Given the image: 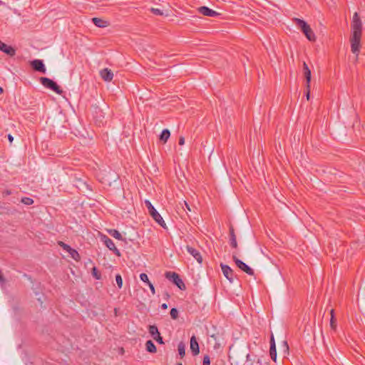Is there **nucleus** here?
Here are the masks:
<instances>
[{
	"label": "nucleus",
	"mask_w": 365,
	"mask_h": 365,
	"mask_svg": "<svg viewBox=\"0 0 365 365\" xmlns=\"http://www.w3.org/2000/svg\"><path fill=\"white\" fill-rule=\"evenodd\" d=\"M92 22L99 28H105L109 26V22L102 19L94 17L92 19Z\"/></svg>",
	"instance_id": "19"
},
{
	"label": "nucleus",
	"mask_w": 365,
	"mask_h": 365,
	"mask_svg": "<svg viewBox=\"0 0 365 365\" xmlns=\"http://www.w3.org/2000/svg\"><path fill=\"white\" fill-rule=\"evenodd\" d=\"M164 297H165V299H168L170 297V294H169V293L168 292H165L164 293Z\"/></svg>",
	"instance_id": "39"
},
{
	"label": "nucleus",
	"mask_w": 365,
	"mask_h": 365,
	"mask_svg": "<svg viewBox=\"0 0 365 365\" xmlns=\"http://www.w3.org/2000/svg\"><path fill=\"white\" fill-rule=\"evenodd\" d=\"M150 11L156 15V16H163V12L159 9H156V8H151L150 9Z\"/></svg>",
	"instance_id": "32"
},
{
	"label": "nucleus",
	"mask_w": 365,
	"mask_h": 365,
	"mask_svg": "<svg viewBox=\"0 0 365 365\" xmlns=\"http://www.w3.org/2000/svg\"><path fill=\"white\" fill-rule=\"evenodd\" d=\"M330 327L333 330H335L336 328V319L334 317V309L331 310Z\"/></svg>",
	"instance_id": "25"
},
{
	"label": "nucleus",
	"mask_w": 365,
	"mask_h": 365,
	"mask_svg": "<svg viewBox=\"0 0 365 365\" xmlns=\"http://www.w3.org/2000/svg\"><path fill=\"white\" fill-rule=\"evenodd\" d=\"M5 279L2 274L1 271L0 270V282H4Z\"/></svg>",
	"instance_id": "41"
},
{
	"label": "nucleus",
	"mask_w": 365,
	"mask_h": 365,
	"mask_svg": "<svg viewBox=\"0 0 365 365\" xmlns=\"http://www.w3.org/2000/svg\"><path fill=\"white\" fill-rule=\"evenodd\" d=\"M1 4V1L0 0V4Z\"/></svg>",
	"instance_id": "47"
},
{
	"label": "nucleus",
	"mask_w": 365,
	"mask_h": 365,
	"mask_svg": "<svg viewBox=\"0 0 365 365\" xmlns=\"http://www.w3.org/2000/svg\"><path fill=\"white\" fill-rule=\"evenodd\" d=\"M0 51L12 57L16 55V48L0 41Z\"/></svg>",
	"instance_id": "11"
},
{
	"label": "nucleus",
	"mask_w": 365,
	"mask_h": 365,
	"mask_svg": "<svg viewBox=\"0 0 365 365\" xmlns=\"http://www.w3.org/2000/svg\"><path fill=\"white\" fill-rule=\"evenodd\" d=\"M190 349L193 356H197L200 353V347L197 338L195 335L192 336L190 341Z\"/></svg>",
	"instance_id": "15"
},
{
	"label": "nucleus",
	"mask_w": 365,
	"mask_h": 365,
	"mask_svg": "<svg viewBox=\"0 0 365 365\" xmlns=\"http://www.w3.org/2000/svg\"><path fill=\"white\" fill-rule=\"evenodd\" d=\"M148 331L151 336L159 344H164V341L160 335L158 328L156 325H149Z\"/></svg>",
	"instance_id": "8"
},
{
	"label": "nucleus",
	"mask_w": 365,
	"mask_h": 365,
	"mask_svg": "<svg viewBox=\"0 0 365 365\" xmlns=\"http://www.w3.org/2000/svg\"><path fill=\"white\" fill-rule=\"evenodd\" d=\"M39 81L45 88L54 91L57 94H62V89L53 80L47 77H41Z\"/></svg>",
	"instance_id": "5"
},
{
	"label": "nucleus",
	"mask_w": 365,
	"mask_h": 365,
	"mask_svg": "<svg viewBox=\"0 0 365 365\" xmlns=\"http://www.w3.org/2000/svg\"><path fill=\"white\" fill-rule=\"evenodd\" d=\"M293 21L309 41L312 42L316 41V36L314 31L304 20L294 18Z\"/></svg>",
	"instance_id": "2"
},
{
	"label": "nucleus",
	"mask_w": 365,
	"mask_h": 365,
	"mask_svg": "<svg viewBox=\"0 0 365 365\" xmlns=\"http://www.w3.org/2000/svg\"><path fill=\"white\" fill-rule=\"evenodd\" d=\"M249 359H250V354H247V359L249 360Z\"/></svg>",
	"instance_id": "45"
},
{
	"label": "nucleus",
	"mask_w": 365,
	"mask_h": 365,
	"mask_svg": "<svg viewBox=\"0 0 365 365\" xmlns=\"http://www.w3.org/2000/svg\"><path fill=\"white\" fill-rule=\"evenodd\" d=\"M170 136V132L168 129H163L160 134L159 138L163 143H166Z\"/></svg>",
	"instance_id": "21"
},
{
	"label": "nucleus",
	"mask_w": 365,
	"mask_h": 365,
	"mask_svg": "<svg viewBox=\"0 0 365 365\" xmlns=\"http://www.w3.org/2000/svg\"><path fill=\"white\" fill-rule=\"evenodd\" d=\"M229 237L230 246L234 249H237L238 247L237 237L235 232L234 227L231 224L229 226Z\"/></svg>",
	"instance_id": "13"
},
{
	"label": "nucleus",
	"mask_w": 365,
	"mask_h": 365,
	"mask_svg": "<svg viewBox=\"0 0 365 365\" xmlns=\"http://www.w3.org/2000/svg\"><path fill=\"white\" fill-rule=\"evenodd\" d=\"M140 279L145 283H146L147 284H148L149 283H150L149 279H148V275L145 274V273H141L140 274Z\"/></svg>",
	"instance_id": "31"
},
{
	"label": "nucleus",
	"mask_w": 365,
	"mask_h": 365,
	"mask_svg": "<svg viewBox=\"0 0 365 365\" xmlns=\"http://www.w3.org/2000/svg\"><path fill=\"white\" fill-rule=\"evenodd\" d=\"M21 202L26 205H31L34 203V200L30 197H24L21 199Z\"/></svg>",
	"instance_id": "30"
},
{
	"label": "nucleus",
	"mask_w": 365,
	"mask_h": 365,
	"mask_svg": "<svg viewBox=\"0 0 365 365\" xmlns=\"http://www.w3.org/2000/svg\"><path fill=\"white\" fill-rule=\"evenodd\" d=\"M101 240L110 251L113 252V253L116 256L120 257L121 255L120 252L119 251L118 249H117L113 241L111 239H110L107 235H102Z\"/></svg>",
	"instance_id": "7"
},
{
	"label": "nucleus",
	"mask_w": 365,
	"mask_h": 365,
	"mask_svg": "<svg viewBox=\"0 0 365 365\" xmlns=\"http://www.w3.org/2000/svg\"><path fill=\"white\" fill-rule=\"evenodd\" d=\"M108 232L109 233L110 235H111L115 239H117L118 240H123V237L118 230H117L115 229H111V230H108Z\"/></svg>",
	"instance_id": "22"
},
{
	"label": "nucleus",
	"mask_w": 365,
	"mask_h": 365,
	"mask_svg": "<svg viewBox=\"0 0 365 365\" xmlns=\"http://www.w3.org/2000/svg\"><path fill=\"white\" fill-rule=\"evenodd\" d=\"M115 282L117 283L118 287L121 289L123 287V279L120 274H117L115 275Z\"/></svg>",
	"instance_id": "27"
},
{
	"label": "nucleus",
	"mask_w": 365,
	"mask_h": 365,
	"mask_svg": "<svg viewBox=\"0 0 365 365\" xmlns=\"http://www.w3.org/2000/svg\"><path fill=\"white\" fill-rule=\"evenodd\" d=\"M269 344H270V348H269L270 357L274 361H277V349H276L274 338V336L272 334H271V336H270Z\"/></svg>",
	"instance_id": "16"
},
{
	"label": "nucleus",
	"mask_w": 365,
	"mask_h": 365,
	"mask_svg": "<svg viewBox=\"0 0 365 365\" xmlns=\"http://www.w3.org/2000/svg\"><path fill=\"white\" fill-rule=\"evenodd\" d=\"M166 279L170 280L173 284L178 287L180 290H185L186 286L180 275L175 272H166L165 273Z\"/></svg>",
	"instance_id": "4"
},
{
	"label": "nucleus",
	"mask_w": 365,
	"mask_h": 365,
	"mask_svg": "<svg viewBox=\"0 0 365 365\" xmlns=\"http://www.w3.org/2000/svg\"><path fill=\"white\" fill-rule=\"evenodd\" d=\"M145 349L149 353H156L157 352V348L152 340H148L145 342Z\"/></svg>",
	"instance_id": "20"
},
{
	"label": "nucleus",
	"mask_w": 365,
	"mask_h": 365,
	"mask_svg": "<svg viewBox=\"0 0 365 365\" xmlns=\"http://www.w3.org/2000/svg\"><path fill=\"white\" fill-rule=\"evenodd\" d=\"M145 205L147 207L150 215L153 218V220L160 225L164 229H166V224L162 217V216L159 214V212L155 210L152 203L148 200H145Z\"/></svg>",
	"instance_id": "3"
},
{
	"label": "nucleus",
	"mask_w": 365,
	"mask_h": 365,
	"mask_svg": "<svg viewBox=\"0 0 365 365\" xmlns=\"http://www.w3.org/2000/svg\"><path fill=\"white\" fill-rule=\"evenodd\" d=\"M186 250L187 252L197 261L198 263L202 264V257L197 250L190 245L186 246Z\"/></svg>",
	"instance_id": "14"
},
{
	"label": "nucleus",
	"mask_w": 365,
	"mask_h": 365,
	"mask_svg": "<svg viewBox=\"0 0 365 365\" xmlns=\"http://www.w3.org/2000/svg\"><path fill=\"white\" fill-rule=\"evenodd\" d=\"M148 287L150 289V292L152 293L153 295H154L155 294V287L153 286V284L150 282L148 284Z\"/></svg>",
	"instance_id": "35"
},
{
	"label": "nucleus",
	"mask_w": 365,
	"mask_h": 365,
	"mask_svg": "<svg viewBox=\"0 0 365 365\" xmlns=\"http://www.w3.org/2000/svg\"><path fill=\"white\" fill-rule=\"evenodd\" d=\"M198 11L206 16L215 17L220 15L217 11L210 9L207 6H202L198 8Z\"/></svg>",
	"instance_id": "12"
},
{
	"label": "nucleus",
	"mask_w": 365,
	"mask_h": 365,
	"mask_svg": "<svg viewBox=\"0 0 365 365\" xmlns=\"http://www.w3.org/2000/svg\"><path fill=\"white\" fill-rule=\"evenodd\" d=\"M168 304H167L166 303H163V304H161V308H162L163 309H168Z\"/></svg>",
	"instance_id": "40"
},
{
	"label": "nucleus",
	"mask_w": 365,
	"mask_h": 365,
	"mask_svg": "<svg viewBox=\"0 0 365 365\" xmlns=\"http://www.w3.org/2000/svg\"><path fill=\"white\" fill-rule=\"evenodd\" d=\"M177 365H182V363H178Z\"/></svg>",
	"instance_id": "46"
},
{
	"label": "nucleus",
	"mask_w": 365,
	"mask_h": 365,
	"mask_svg": "<svg viewBox=\"0 0 365 365\" xmlns=\"http://www.w3.org/2000/svg\"><path fill=\"white\" fill-rule=\"evenodd\" d=\"M58 245L65 251L68 252L69 251V250H71V246L64 243L62 241H58Z\"/></svg>",
	"instance_id": "29"
},
{
	"label": "nucleus",
	"mask_w": 365,
	"mask_h": 365,
	"mask_svg": "<svg viewBox=\"0 0 365 365\" xmlns=\"http://www.w3.org/2000/svg\"><path fill=\"white\" fill-rule=\"evenodd\" d=\"M7 138H8L9 143L11 144L14 140V137L12 136L11 134H8Z\"/></svg>",
	"instance_id": "37"
},
{
	"label": "nucleus",
	"mask_w": 365,
	"mask_h": 365,
	"mask_svg": "<svg viewBox=\"0 0 365 365\" xmlns=\"http://www.w3.org/2000/svg\"><path fill=\"white\" fill-rule=\"evenodd\" d=\"M351 28V50L352 53L356 55V61L358 59V56L360 51L361 38L362 34V23L357 12H355L353 15Z\"/></svg>",
	"instance_id": "1"
},
{
	"label": "nucleus",
	"mask_w": 365,
	"mask_h": 365,
	"mask_svg": "<svg viewBox=\"0 0 365 365\" xmlns=\"http://www.w3.org/2000/svg\"><path fill=\"white\" fill-rule=\"evenodd\" d=\"M101 77L107 82H110L113 80V73L108 68H103L100 71Z\"/></svg>",
	"instance_id": "17"
},
{
	"label": "nucleus",
	"mask_w": 365,
	"mask_h": 365,
	"mask_svg": "<svg viewBox=\"0 0 365 365\" xmlns=\"http://www.w3.org/2000/svg\"><path fill=\"white\" fill-rule=\"evenodd\" d=\"M91 274H92V276L96 279H101V272L98 271V268L96 267H93L92 269H91Z\"/></svg>",
	"instance_id": "26"
},
{
	"label": "nucleus",
	"mask_w": 365,
	"mask_h": 365,
	"mask_svg": "<svg viewBox=\"0 0 365 365\" xmlns=\"http://www.w3.org/2000/svg\"><path fill=\"white\" fill-rule=\"evenodd\" d=\"M178 351L180 358H183L185 356V344L182 341L178 344Z\"/></svg>",
	"instance_id": "23"
},
{
	"label": "nucleus",
	"mask_w": 365,
	"mask_h": 365,
	"mask_svg": "<svg viewBox=\"0 0 365 365\" xmlns=\"http://www.w3.org/2000/svg\"><path fill=\"white\" fill-rule=\"evenodd\" d=\"M185 206H186V207H187L189 210H190V208L189 205L187 204V202H185Z\"/></svg>",
	"instance_id": "44"
},
{
	"label": "nucleus",
	"mask_w": 365,
	"mask_h": 365,
	"mask_svg": "<svg viewBox=\"0 0 365 365\" xmlns=\"http://www.w3.org/2000/svg\"><path fill=\"white\" fill-rule=\"evenodd\" d=\"M170 314L173 319H177L178 318V310L176 308H172Z\"/></svg>",
	"instance_id": "28"
},
{
	"label": "nucleus",
	"mask_w": 365,
	"mask_h": 365,
	"mask_svg": "<svg viewBox=\"0 0 365 365\" xmlns=\"http://www.w3.org/2000/svg\"><path fill=\"white\" fill-rule=\"evenodd\" d=\"M283 346L285 347L286 350L288 351L289 350V346H288V344H287V341H283Z\"/></svg>",
	"instance_id": "38"
},
{
	"label": "nucleus",
	"mask_w": 365,
	"mask_h": 365,
	"mask_svg": "<svg viewBox=\"0 0 365 365\" xmlns=\"http://www.w3.org/2000/svg\"><path fill=\"white\" fill-rule=\"evenodd\" d=\"M232 259L235 262L237 267L242 271L245 272V273L250 276L254 275V270L247 264H245L242 260L238 259L235 253L232 255Z\"/></svg>",
	"instance_id": "6"
},
{
	"label": "nucleus",
	"mask_w": 365,
	"mask_h": 365,
	"mask_svg": "<svg viewBox=\"0 0 365 365\" xmlns=\"http://www.w3.org/2000/svg\"><path fill=\"white\" fill-rule=\"evenodd\" d=\"M5 194H6V195H10V194H11V191H9V190H6V191L5 192Z\"/></svg>",
	"instance_id": "42"
},
{
	"label": "nucleus",
	"mask_w": 365,
	"mask_h": 365,
	"mask_svg": "<svg viewBox=\"0 0 365 365\" xmlns=\"http://www.w3.org/2000/svg\"><path fill=\"white\" fill-rule=\"evenodd\" d=\"M305 96L307 101L310 98V84L305 85Z\"/></svg>",
	"instance_id": "33"
},
{
	"label": "nucleus",
	"mask_w": 365,
	"mask_h": 365,
	"mask_svg": "<svg viewBox=\"0 0 365 365\" xmlns=\"http://www.w3.org/2000/svg\"><path fill=\"white\" fill-rule=\"evenodd\" d=\"M4 92V89L2 87H0V93H2Z\"/></svg>",
	"instance_id": "43"
},
{
	"label": "nucleus",
	"mask_w": 365,
	"mask_h": 365,
	"mask_svg": "<svg viewBox=\"0 0 365 365\" xmlns=\"http://www.w3.org/2000/svg\"><path fill=\"white\" fill-rule=\"evenodd\" d=\"M68 252L69 253L70 256L76 261L80 260V259H81L80 255L78 252V251L76 250L75 249L71 247V250H69V251H68Z\"/></svg>",
	"instance_id": "24"
},
{
	"label": "nucleus",
	"mask_w": 365,
	"mask_h": 365,
	"mask_svg": "<svg viewBox=\"0 0 365 365\" xmlns=\"http://www.w3.org/2000/svg\"><path fill=\"white\" fill-rule=\"evenodd\" d=\"M178 143H179V145H184V143H185V138H184L183 136H180V137L179 138Z\"/></svg>",
	"instance_id": "36"
},
{
	"label": "nucleus",
	"mask_w": 365,
	"mask_h": 365,
	"mask_svg": "<svg viewBox=\"0 0 365 365\" xmlns=\"http://www.w3.org/2000/svg\"><path fill=\"white\" fill-rule=\"evenodd\" d=\"M220 267L222 269V272L223 275L226 277V279L230 282L232 283L234 282V272L231 269V267L227 264H224L222 263L220 264Z\"/></svg>",
	"instance_id": "10"
},
{
	"label": "nucleus",
	"mask_w": 365,
	"mask_h": 365,
	"mask_svg": "<svg viewBox=\"0 0 365 365\" xmlns=\"http://www.w3.org/2000/svg\"><path fill=\"white\" fill-rule=\"evenodd\" d=\"M30 66H31L32 69L35 71H38L42 73H45L46 71L43 60L34 59L30 61Z\"/></svg>",
	"instance_id": "9"
},
{
	"label": "nucleus",
	"mask_w": 365,
	"mask_h": 365,
	"mask_svg": "<svg viewBox=\"0 0 365 365\" xmlns=\"http://www.w3.org/2000/svg\"><path fill=\"white\" fill-rule=\"evenodd\" d=\"M210 358L208 355H205L203 357L202 365H210Z\"/></svg>",
	"instance_id": "34"
},
{
	"label": "nucleus",
	"mask_w": 365,
	"mask_h": 365,
	"mask_svg": "<svg viewBox=\"0 0 365 365\" xmlns=\"http://www.w3.org/2000/svg\"><path fill=\"white\" fill-rule=\"evenodd\" d=\"M303 74L306 81L305 85L309 86L311 83L312 73L306 62L303 63Z\"/></svg>",
	"instance_id": "18"
}]
</instances>
